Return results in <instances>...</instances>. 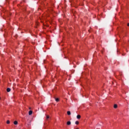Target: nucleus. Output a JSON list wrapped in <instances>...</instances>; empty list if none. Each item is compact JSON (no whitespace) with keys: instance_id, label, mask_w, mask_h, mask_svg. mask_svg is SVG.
Segmentation results:
<instances>
[{"instance_id":"11","label":"nucleus","mask_w":129,"mask_h":129,"mask_svg":"<svg viewBox=\"0 0 129 129\" xmlns=\"http://www.w3.org/2000/svg\"><path fill=\"white\" fill-rule=\"evenodd\" d=\"M49 115H46V118H47V119H48V118H49Z\"/></svg>"},{"instance_id":"13","label":"nucleus","mask_w":129,"mask_h":129,"mask_svg":"<svg viewBox=\"0 0 129 129\" xmlns=\"http://www.w3.org/2000/svg\"><path fill=\"white\" fill-rule=\"evenodd\" d=\"M76 129H79V128H76Z\"/></svg>"},{"instance_id":"12","label":"nucleus","mask_w":129,"mask_h":129,"mask_svg":"<svg viewBox=\"0 0 129 129\" xmlns=\"http://www.w3.org/2000/svg\"><path fill=\"white\" fill-rule=\"evenodd\" d=\"M127 26H128V27H129V23L127 24Z\"/></svg>"},{"instance_id":"5","label":"nucleus","mask_w":129,"mask_h":129,"mask_svg":"<svg viewBox=\"0 0 129 129\" xmlns=\"http://www.w3.org/2000/svg\"><path fill=\"white\" fill-rule=\"evenodd\" d=\"M67 113L68 115H70L71 114V112H70V111H68L67 112Z\"/></svg>"},{"instance_id":"14","label":"nucleus","mask_w":129,"mask_h":129,"mask_svg":"<svg viewBox=\"0 0 129 129\" xmlns=\"http://www.w3.org/2000/svg\"><path fill=\"white\" fill-rule=\"evenodd\" d=\"M0 99H2V98L0 97Z\"/></svg>"},{"instance_id":"4","label":"nucleus","mask_w":129,"mask_h":129,"mask_svg":"<svg viewBox=\"0 0 129 129\" xmlns=\"http://www.w3.org/2000/svg\"><path fill=\"white\" fill-rule=\"evenodd\" d=\"M80 117H81V116H80V115H78L77 116V118H78V119H79V118H80Z\"/></svg>"},{"instance_id":"3","label":"nucleus","mask_w":129,"mask_h":129,"mask_svg":"<svg viewBox=\"0 0 129 129\" xmlns=\"http://www.w3.org/2000/svg\"><path fill=\"white\" fill-rule=\"evenodd\" d=\"M7 92H10V91H11V88H7Z\"/></svg>"},{"instance_id":"2","label":"nucleus","mask_w":129,"mask_h":129,"mask_svg":"<svg viewBox=\"0 0 129 129\" xmlns=\"http://www.w3.org/2000/svg\"><path fill=\"white\" fill-rule=\"evenodd\" d=\"M67 123L68 125H70V124H71V121H69L67 122Z\"/></svg>"},{"instance_id":"6","label":"nucleus","mask_w":129,"mask_h":129,"mask_svg":"<svg viewBox=\"0 0 129 129\" xmlns=\"http://www.w3.org/2000/svg\"><path fill=\"white\" fill-rule=\"evenodd\" d=\"M114 108H117V104H114Z\"/></svg>"},{"instance_id":"9","label":"nucleus","mask_w":129,"mask_h":129,"mask_svg":"<svg viewBox=\"0 0 129 129\" xmlns=\"http://www.w3.org/2000/svg\"><path fill=\"white\" fill-rule=\"evenodd\" d=\"M75 123H76V124H79V122L78 121H76L75 122Z\"/></svg>"},{"instance_id":"8","label":"nucleus","mask_w":129,"mask_h":129,"mask_svg":"<svg viewBox=\"0 0 129 129\" xmlns=\"http://www.w3.org/2000/svg\"><path fill=\"white\" fill-rule=\"evenodd\" d=\"M55 101H56L57 102H58V101H59V99L58 98H55Z\"/></svg>"},{"instance_id":"1","label":"nucleus","mask_w":129,"mask_h":129,"mask_svg":"<svg viewBox=\"0 0 129 129\" xmlns=\"http://www.w3.org/2000/svg\"><path fill=\"white\" fill-rule=\"evenodd\" d=\"M32 113H33V111H31V110L29 111V115H31V114Z\"/></svg>"},{"instance_id":"7","label":"nucleus","mask_w":129,"mask_h":129,"mask_svg":"<svg viewBox=\"0 0 129 129\" xmlns=\"http://www.w3.org/2000/svg\"><path fill=\"white\" fill-rule=\"evenodd\" d=\"M14 124H15V125L18 124V121H15L14 122Z\"/></svg>"},{"instance_id":"10","label":"nucleus","mask_w":129,"mask_h":129,"mask_svg":"<svg viewBox=\"0 0 129 129\" xmlns=\"http://www.w3.org/2000/svg\"><path fill=\"white\" fill-rule=\"evenodd\" d=\"M7 123L9 124L10 123V120H7Z\"/></svg>"}]
</instances>
